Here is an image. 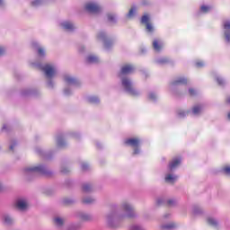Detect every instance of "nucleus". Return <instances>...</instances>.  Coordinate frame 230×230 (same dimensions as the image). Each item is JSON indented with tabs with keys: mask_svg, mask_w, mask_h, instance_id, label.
I'll return each instance as SVG.
<instances>
[{
	"mask_svg": "<svg viewBox=\"0 0 230 230\" xmlns=\"http://www.w3.org/2000/svg\"><path fill=\"white\" fill-rule=\"evenodd\" d=\"M136 217H137V214L134 206L128 201H124L120 205H111V211L106 216V220L109 227L118 229L122 220H125V218H136Z\"/></svg>",
	"mask_w": 230,
	"mask_h": 230,
	"instance_id": "1",
	"label": "nucleus"
},
{
	"mask_svg": "<svg viewBox=\"0 0 230 230\" xmlns=\"http://www.w3.org/2000/svg\"><path fill=\"white\" fill-rule=\"evenodd\" d=\"M23 175L27 181H33L37 175L51 177V175H53V172L45 164H39L37 166L25 167L23 169Z\"/></svg>",
	"mask_w": 230,
	"mask_h": 230,
	"instance_id": "2",
	"label": "nucleus"
},
{
	"mask_svg": "<svg viewBox=\"0 0 230 230\" xmlns=\"http://www.w3.org/2000/svg\"><path fill=\"white\" fill-rule=\"evenodd\" d=\"M32 66H34V67H37L38 69H40V71H43L46 78H48V87L49 89H53L54 84L51 78H53V76L57 75V69H55V67H53V66L49 64L42 65V63H33Z\"/></svg>",
	"mask_w": 230,
	"mask_h": 230,
	"instance_id": "3",
	"label": "nucleus"
},
{
	"mask_svg": "<svg viewBox=\"0 0 230 230\" xmlns=\"http://www.w3.org/2000/svg\"><path fill=\"white\" fill-rule=\"evenodd\" d=\"M119 78L121 85L126 93H128L131 96H139V94H141V93L134 87V83L132 82V79H130V77L121 76Z\"/></svg>",
	"mask_w": 230,
	"mask_h": 230,
	"instance_id": "4",
	"label": "nucleus"
},
{
	"mask_svg": "<svg viewBox=\"0 0 230 230\" xmlns=\"http://www.w3.org/2000/svg\"><path fill=\"white\" fill-rule=\"evenodd\" d=\"M64 137H73L74 139H80V134L74 132V131H70L68 133L66 134H58L57 136V146H58V148H66L67 146V143H66V140H64Z\"/></svg>",
	"mask_w": 230,
	"mask_h": 230,
	"instance_id": "5",
	"label": "nucleus"
},
{
	"mask_svg": "<svg viewBox=\"0 0 230 230\" xmlns=\"http://www.w3.org/2000/svg\"><path fill=\"white\" fill-rule=\"evenodd\" d=\"M98 40H102L103 42L104 49L109 51L114 46V40L107 38V32L101 31L97 33Z\"/></svg>",
	"mask_w": 230,
	"mask_h": 230,
	"instance_id": "6",
	"label": "nucleus"
},
{
	"mask_svg": "<svg viewBox=\"0 0 230 230\" xmlns=\"http://www.w3.org/2000/svg\"><path fill=\"white\" fill-rule=\"evenodd\" d=\"M186 84H188V79H186V77H178L170 84L171 91H173L176 96H181L184 93H179L175 90L177 89V87H181V85H186Z\"/></svg>",
	"mask_w": 230,
	"mask_h": 230,
	"instance_id": "7",
	"label": "nucleus"
},
{
	"mask_svg": "<svg viewBox=\"0 0 230 230\" xmlns=\"http://www.w3.org/2000/svg\"><path fill=\"white\" fill-rule=\"evenodd\" d=\"M125 144L134 148L133 155H138V154H141V149L139 148V144H140L139 139L128 138L127 140H125Z\"/></svg>",
	"mask_w": 230,
	"mask_h": 230,
	"instance_id": "8",
	"label": "nucleus"
},
{
	"mask_svg": "<svg viewBox=\"0 0 230 230\" xmlns=\"http://www.w3.org/2000/svg\"><path fill=\"white\" fill-rule=\"evenodd\" d=\"M84 9L89 13H100V12H102V7L100 6V4L93 2L87 3L84 5Z\"/></svg>",
	"mask_w": 230,
	"mask_h": 230,
	"instance_id": "9",
	"label": "nucleus"
},
{
	"mask_svg": "<svg viewBox=\"0 0 230 230\" xmlns=\"http://www.w3.org/2000/svg\"><path fill=\"white\" fill-rule=\"evenodd\" d=\"M140 22L146 25V30L148 33H154V26L150 23V16L148 14L143 15Z\"/></svg>",
	"mask_w": 230,
	"mask_h": 230,
	"instance_id": "10",
	"label": "nucleus"
},
{
	"mask_svg": "<svg viewBox=\"0 0 230 230\" xmlns=\"http://www.w3.org/2000/svg\"><path fill=\"white\" fill-rule=\"evenodd\" d=\"M64 81L66 82V84H67V85H75V87H78V85H80V81L73 75H65Z\"/></svg>",
	"mask_w": 230,
	"mask_h": 230,
	"instance_id": "11",
	"label": "nucleus"
},
{
	"mask_svg": "<svg viewBox=\"0 0 230 230\" xmlns=\"http://www.w3.org/2000/svg\"><path fill=\"white\" fill-rule=\"evenodd\" d=\"M75 217L82 222H91L93 220V215L84 211L77 212Z\"/></svg>",
	"mask_w": 230,
	"mask_h": 230,
	"instance_id": "12",
	"label": "nucleus"
},
{
	"mask_svg": "<svg viewBox=\"0 0 230 230\" xmlns=\"http://www.w3.org/2000/svg\"><path fill=\"white\" fill-rule=\"evenodd\" d=\"M225 40L226 44H230V21H225L223 23Z\"/></svg>",
	"mask_w": 230,
	"mask_h": 230,
	"instance_id": "13",
	"label": "nucleus"
},
{
	"mask_svg": "<svg viewBox=\"0 0 230 230\" xmlns=\"http://www.w3.org/2000/svg\"><path fill=\"white\" fill-rule=\"evenodd\" d=\"M134 71V66L132 65H125L121 67L120 72L119 73V78L121 76H127Z\"/></svg>",
	"mask_w": 230,
	"mask_h": 230,
	"instance_id": "14",
	"label": "nucleus"
},
{
	"mask_svg": "<svg viewBox=\"0 0 230 230\" xmlns=\"http://www.w3.org/2000/svg\"><path fill=\"white\" fill-rule=\"evenodd\" d=\"M31 46L34 49L37 50L38 57H40V58L46 57V50L44 49V48H42V47H40V45H39V42L32 41Z\"/></svg>",
	"mask_w": 230,
	"mask_h": 230,
	"instance_id": "15",
	"label": "nucleus"
},
{
	"mask_svg": "<svg viewBox=\"0 0 230 230\" xmlns=\"http://www.w3.org/2000/svg\"><path fill=\"white\" fill-rule=\"evenodd\" d=\"M35 150L39 155H41L45 159H51L53 157V151H43L40 147H36Z\"/></svg>",
	"mask_w": 230,
	"mask_h": 230,
	"instance_id": "16",
	"label": "nucleus"
},
{
	"mask_svg": "<svg viewBox=\"0 0 230 230\" xmlns=\"http://www.w3.org/2000/svg\"><path fill=\"white\" fill-rule=\"evenodd\" d=\"M16 208L20 211H26L28 209V202L24 199H20L16 201Z\"/></svg>",
	"mask_w": 230,
	"mask_h": 230,
	"instance_id": "17",
	"label": "nucleus"
},
{
	"mask_svg": "<svg viewBox=\"0 0 230 230\" xmlns=\"http://www.w3.org/2000/svg\"><path fill=\"white\" fill-rule=\"evenodd\" d=\"M61 26L63 30H66V31H75V30H76L75 23L67 21L61 22Z\"/></svg>",
	"mask_w": 230,
	"mask_h": 230,
	"instance_id": "18",
	"label": "nucleus"
},
{
	"mask_svg": "<svg viewBox=\"0 0 230 230\" xmlns=\"http://www.w3.org/2000/svg\"><path fill=\"white\" fill-rule=\"evenodd\" d=\"M53 222L56 227H58V229H62V227H64V224H66V219L57 216L53 218Z\"/></svg>",
	"mask_w": 230,
	"mask_h": 230,
	"instance_id": "19",
	"label": "nucleus"
},
{
	"mask_svg": "<svg viewBox=\"0 0 230 230\" xmlns=\"http://www.w3.org/2000/svg\"><path fill=\"white\" fill-rule=\"evenodd\" d=\"M38 93L37 89L26 88L22 90V96H37Z\"/></svg>",
	"mask_w": 230,
	"mask_h": 230,
	"instance_id": "20",
	"label": "nucleus"
},
{
	"mask_svg": "<svg viewBox=\"0 0 230 230\" xmlns=\"http://www.w3.org/2000/svg\"><path fill=\"white\" fill-rule=\"evenodd\" d=\"M155 64H158V66H164L166 64H173V61L169 58H160L155 59Z\"/></svg>",
	"mask_w": 230,
	"mask_h": 230,
	"instance_id": "21",
	"label": "nucleus"
},
{
	"mask_svg": "<svg viewBox=\"0 0 230 230\" xmlns=\"http://www.w3.org/2000/svg\"><path fill=\"white\" fill-rule=\"evenodd\" d=\"M181 164V158H174L170 164H169V170L170 172H173L177 166Z\"/></svg>",
	"mask_w": 230,
	"mask_h": 230,
	"instance_id": "22",
	"label": "nucleus"
},
{
	"mask_svg": "<svg viewBox=\"0 0 230 230\" xmlns=\"http://www.w3.org/2000/svg\"><path fill=\"white\" fill-rule=\"evenodd\" d=\"M3 221H4V224H5V226H12L13 222H15L13 217L9 214H4L3 216Z\"/></svg>",
	"mask_w": 230,
	"mask_h": 230,
	"instance_id": "23",
	"label": "nucleus"
},
{
	"mask_svg": "<svg viewBox=\"0 0 230 230\" xmlns=\"http://www.w3.org/2000/svg\"><path fill=\"white\" fill-rule=\"evenodd\" d=\"M207 222L208 224V226H210L211 227H214V229H218V220L215 217H208Z\"/></svg>",
	"mask_w": 230,
	"mask_h": 230,
	"instance_id": "24",
	"label": "nucleus"
},
{
	"mask_svg": "<svg viewBox=\"0 0 230 230\" xmlns=\"http://www.w3.org/2000/svg\"><path fill=\"white\" fill-rule=\"evenodd\" d=\"M190 112L191 114H193V116H200V114L202 113V105L198 104L193 106Z\"/></svg>",
	"mask_w": 230,
	"mask_h": 230,
	"instance_id": "25",
	"label": "nucleus"
},
{
	"mask_svg": "<svg viewBox=\"0 0 230 230\" xmlns=\"http://www.w3.org/2000/svg\"><path fill=\"white\" fill-rule=\"evenodd\" d=\"M163 230H173L177 227L175 223H165L161 226Z\"/></svg>",
	"mask_w": 230,
	"mask_h": 230,
	"instance_id": "26",
	"label": "nucleus"
},
{
	"mask_svg": "<svg viewBox=\"0 0 230 230\" xmlns=\"http://www.w3.org/2000/svg\"><path fill=\"white\" fill-rule=\"evenodd\" d=\"M107 19H108V22H110V24H117V22H118V18L116 17V14H114V13H108Z\"/></svg>",
	"mask_w": 230,
	"mask_h": 230,
	"instance_id": "27",
	"label": "nucleus"
},
{
	"mask_svg": "<svg viewBox=\"0 0 230 230\" xmlns=\"http://www.w3.org/2000/svg\"><path fill=\"white\" fill-rule=\"evenodd\" d=\"M82 229L80 223H71L66 226V230H79Z\"/></svg>",
	"mask_w": 230,
	"mask_h": 230,
	"instance_id": "28",
	"label": "nucleus"
},
{
	"mask_svg": "<svg viewBox=\"0 0 230 230\" xmlns=\"http://www.w3.org/2000/svg\"><path fill=\"white\" fill-rule=\"evenodd\" d=\"M87 64H98L99 59L98 57L90 55L86 58Z\"/></svg>",
	"mask_w": 230,
	"mask_h": 230,
	"instance_id": "29",
	"label": "nucleus"
},
{
	"mask_svg": "<svg viewBox=\"0 0 230 230\" xmlns=\"http://www.w3.org/2000/svg\"><path fill=\"white\" fill-rule=\"evenodd\" d=\"M83 204H86V205H91V204H94V202H96V199L93 198V197H84L82 199Z\"/></svg>",
	"mask_w": 230,
	"mask_h": 230,
	"instance_id": "30",
	"label": "nucleus"
},
{
	"mask_svg": "<svg viewBox=\"0 0 230 230\" xmlns=\"http://www.w3.org/2000/svg\"><path fill=\"white\" fill-rule=\"evenodd\" d=\"M88 103H93V105H98L100 103V98L97 96H89L87 97Z\"/></svg>",
	"mask_w": 230,
	"mask_h": 230,
	"instance_id": "31",
	"label": "nucleus"
},
{
	"mask_svg": "<svg viewBox=\"0 0 230 230\" xmlns=\"http://www.w3.org/2000/svg\"><path fill=\"white\" fill-rule=\"evenodd\" d=\"M175 181H177L176 175L169 173L165 176V182H170L171 184H173V182H175Z\"/></svg>",
	"mask_w": 230,
	"mask_h": 230,
	"instance_id": "32",
	"label": "nucleus"
},
{
	"mask_svg": "<svg viewBox=\"0 0 230 230\" xmlns=\"http://www.w3.org/2000/svg\"><path fill=\"white\" fill-rule=\"evenodd\" d=\"M82 190L84 193H91V191H93V185H91V183H84Z\"/></svg>",
	"mask_w": 230,
	"mask_h": 230,
	"instance_id": "33",
	"label": "nucleus"
},
{
	"mask_svg": "<svg viewBox=\"0 0 230 230\" xmlns=\"http://www.w3.org/2000/svg\"><path fill=\"white\" fill-rule=\"evenodd\" d=\"M153 48H154L155 51L159 53V51H161V49H163V44L159 43V41L157 40H155L153 41Z\"/></svg>",
	"mask_w": 230,
	"mask_h": 230,
	"instance_id": "34",
	"label": "nucleus"
},
{
	"mask_svg": "<svg viewBox=\"0 0 230 230\" xmlns=\"http://www.w3.org/2000/svg\"><path fill=\"white\" fill-rule=\"evenodd\" d=\"M215 80L220 87H224L226 85V80L224 79V77L215 75Z\"/></svg>",
	"mask_w": 230,
	"mask_h": 230,
	"instance_id": "35",
	"label": "nucleus"
},
{
	"mask_svg": "<svg viewBox=\"0 0 230 230\" xmlns=\"http://www.w3.org/2000/svg\"><path fill=\"white\" fill-rule=\"evenodd\" d=\"M202 208L197 205L192 208L193 215H202Z\"/></svg>",
	"mask_w": 230,
	"mask_h": 230,
	"instance_id": "36",
	"label": "nucleus"
},
{
	"mask_svg": "<svg viewBox=\"0 0 230 230\" xmlns=\"http://www.w3.org/2000/svg\"><path fill=\"white\" fill-rule=\"evenodd\" d=\"M75 200L72 198H65L63 199V204L66 206H71V204H75Z\"/></svg>",
	"mask_w": 230,
	"mask_h": 230,
	"instance_id": "37",
	"label": "nucleus"
},
{
	"mask_svg": "<svg viewBox=\"0 0 230 230\" xmlns=\"http://www.w3.org/2000/svg\"><path fill=\"white\" fill-rule=\"evenodd\" d=\"M136 15V6H132L127 14L128 19H132Z\"/></svg>",
	"mask_w": 230,
	"mask_h": 230,
	"instance_id": "38",
	"label": "nucleus"
},
{
	"mask_svg": "<svg viewBox=\"0 0 230 230\" xmlns=\"http://www.w3.org/2000/svg\"><path fill=\"white\" fill-rule=\"evenodd\" d=\"M44 4V0H33L31 2V6H34V8H37V6H42Z\"/></svg>",
	"mask_w": 230,
	"mask_h": 230,
	"instance_id": "39",
	"label": "nucleus"
},
{
	"mask_svg": "<svg viewBox=\"0 0 230 230\" xmlns=\"http://www.w3.org/2000/svg\"><path fill=\"white\" fill-rule=\"evenodd\" d=\"M189 112L190 111H184L182 110H178L177 111V116H178V118H186V116H188Z\"/></svg>",
	"mask_w": 230,
	"mask_h": 230,
	"instance_id": "40",
	"label": "nucleus"
},
{
	"mask_svg": "<svg viewBox=\"0 0 230 230\" xmlns=\"http://www.w3.org/2000/svg\"><path fill=\"white\" fill-rule=\"evenodd\" d=\"M166 204H167V206H169V208H173V206H177V199H168L166 201Z\"/></svg>",
	"mask_w": 230,
	"mask_h": 230,
	"instance_id": "41",
	"label": "nucleus"
},
{
	"mask_svg": "<svg viewBox=\"0 0 230 230\" xmlns=\"http://www.w3.org/2000/svg\"><path fill=\"white\" fill-rule=\"evenodd\" d=\"M148 99L151 102H157V94L154 92H151V93H148Z\"/></svg>",
	"mask_w": 230,
	"mask_h": 230,
	"instance_id": "42",
	"label": "nucleus"
},
{
	"mask_svg": "<svg viewBox=\"0 0 230 230\" xmlns=\"http://www.w3.org/2000/svg\"><path fill=\"white\" fill-rule=\"evenodd\" d=\"M60 172H61V173H64L66 175V174L69 173L71 172V170L69 169V167H66V165H62Z\"/></svg>",
	"mask_w": 230,
	"mask_h": 230,
	"instance_id": "43",
	"label": "nucleus"
},
{
	"mask_svg": "<svg viewBox=\"0 0 230 230\" xmlns=\"http://www.w3.org/2000/svg\"><path fill=\"white\" fill-rule=\"evenodd\" d=\"M129 230H146L145 227L139 225H133L129 227Z\"/></svg>",
	"mask_w": 230,
	"mask_h": 230,
	"instance_id": "44",
	"label": "nucleus"
},
{
	"mask_svg": "<svg viewBox=\"0 0 230 230\" xmlns=\"http://www.w3.org/2000/svg\"><path fill=\"white\" fill-rule=\"evenodd\" d=\"M188 94H189L190 96H197L198 92H197V90H195L194 88H189V90H188Z\"/></svg>",
	"mask_w": 230,
	"mask_h": 230,
	"instance_id": "45",
	"label": "nucleus"
},
{
	"mask_svg": "<svg viewBox=\"0 0 230 230\" xmlns=\"http://www.w3.org/2000/svg\"><path fill=\"white\" fill-rule=\"evenodd\" d=\"M209 10H211V7L208 6V5H202L200 7V11L203 12V13H208V12H209Z\"/></svg>",
	"mask_w": 230,
	"mask_h": 230,
	"instance_id": "46",
	"label": "nucleus"
},
{
	"mask_svg": "<svg viewBox=\"0 0 230 230\" xmlns=\"http://www.w3.org/2000/svg\"><path fill=\"white\" fill-rule=\"evenodd\" d=\"M64 94L65 96H71V94H73V91H71V88L66 87L64 89Z\"/></svg>",
	"mask_w": 230,
	"mask_h": 230,
	"instance_id": "47",
	"label": "nucleus"
},
{
	"mask_svg": "<svg viewBox=\"0 0 230 230\" xmlns=\"http://www.w3.org/2000/svg\"><path fill=\"white\" fill-rule=\"evenodd\" d=\"M81 169L83 170V172H87V170H89V164H87L86 163L81 164Z\"/></svg>",
	"mask_w": 230,
	"mask_h": 230,
	"instance_id": "48",
	"label": "nucleus"
},
{
	"mask_svg": "<svg viewBox=\"0 0 230 230\" xmlns=\"http://www.w3.org/2000/svg\"><path fill=\"white\" fill-rule=\"evenodd\" d=\"M15 146H17V142L15 140H13L11 142L9 148H10V150L13 151V148H15Z\"/></svg>",
	"mask_w": 230,
	"mask_h": 230,
	"instance_id": "49",
	"label": "nucleus"
},
{
	"mask_svg": "<svg viewBox=\"0 0 230 230\" xmlns=\"http://www.w3.org/2000/svg\"><path fill=\"white\" fill-rule=\"evenodd\" d=\"M164 203V199L163 198L157 199V200H156L157 206H163Z\"/></svg>",
	"mask_w": 230,
	"mask_h": 230,
	"instance_id": "50",
	"label": "nucleus"
},
{
	"mask_svg": "<svg viewBox=\"0 0 230 230\" xmlns=\"http://www.w3.org/2000/svg\"><path fill=\"white\" fill-rule=\"evenodd\" d=\"M223 172H224V173H226V175H230V167L229 166L225 167L223 169Z\"/></svg>",
	"mask_w": 230,
	"mask_h": 230,
	"instance_id": "51",
	"label": "nucleus"
},
{
	"mask_svg": "<svg viewBox=\"0 0 230 230\" xmlns=\"http://www.w3.org/2000/svg\"><path fill=\"white\" fill-rule=\"evenodd\" d=\"M78 51L79 53H84V51H85V47H84L83 45H80L78 47Z\"/></svg>",
	"mask_w": 230,
	"mask_h": 230,
	"instance_id": "52",
	"label": "nucleus"
},
{
	"mask_svg": "<svg viewBox=\"0 0 230 230\" xmlns=\"http://www.w3.org/2000/svg\"><path fill=\"white\" fill-rule=\"evenodd\" d=\"M196 66L197 67H204V62H202V61L196 62Z\"/></svg>",
	"mask_w": 230,
	"mask_h": 230,
	"instance_id": "53",
	"label": "nucleus"
},
{
	"mask_svg": "<svg viewBox=\"0 0 230 230\" xmlns=\"http://www.w3.org/2000/svg\"><path fill=\"white\" fill-rule=\"evenodd\" d=\"M96 146H97V148H99V150H102V146L100 142H96Z\"/></svg>",
	"mask_w": 230,
	"mask_h": 230,
	"instance_id": "54",
	"label": "nucleus"
},
{
	"mask_svg": "<svg viewBox=\"0 0 230 230\" xmlns=\"http://www.w3.org/2000/svg\"><path fill=\"white\" fill-rule=\"evenodd\" d=\"M4 53V49L0 47V56L3 55Z\"/></svg>",
	"mask_w": 230,
	"mask_h": 230,
	"instance_id": "55",
	"label": "nucleus"
},
{
	"mask_svg": "<svg viewBox=\"0 0 230 230\" xmlns=\"http://www.w3.org/2000/svg\"><path fill=\"white\" fill-rule=\"evenodd\" d=\"M7 128H8V126L6 124H4L3 128H2V130H7Z\"/></svg>",
	"mask_w": 230,
	"mask_h": 230,
	"instance_id": "56",
	"label": "nucleus"
},
{
	"mask_svg": "<svg viewBox=\"0 0 230 230\" xmlns=\"http://www.w3.org/2000/svg\"><path fill=\"white\" fill-rule=\"evenodd\" d=\"M226 103H228L230 105V96L226 97Z\"/></svg>",
	"mask_w": 230,
	"mask_h": 230,
	"instance_id": "57",
	"label": "nucleus"
},
{
	"mask_svg": "<svg viewBox=\"0 0 230 230\" xmlns=\"http://www.w3.org/2000/svg\"><path fill=\"white\" fill-rule=\"evenodd\" d=\"M142 4H143L144 6H146V4H148V2L143 1V2H142Z\"/></svg>",
	"mask_w": 230,
	"mask_h": 230,
	"instance_id": "58",
	"label": "nucleus"
},
{
	"mask_svg": "<svg viewBox=\"0 0 230 230\" xmlns=\"http://www.w3.org/2000/svg\"><path fill=\"white\" fill-rule=\"evenodd\" d=\"M141 53H146V49H142Z\"/></svg>",
	"mask_w": 230,
	"mask_h": 230,
	"instance_id": "59",
	"label": "nucleus"
},
{
	"mask_svg": "<svg viewBox=\"0 0 230 230\" xmlns=\"http://www.w3.org/2000/svg\"><path fill=\"white\" fill-rule=\"evenodd\" d=\"M4 4V2L3 0H0V6H3Z\"/></svg>",
	"mask_w": 230,
	"mask_h": 230,
	"instance_id": "60",
	"label": "nucleus"
},
{
	"mask_svg": "<svg viewBox=\"0 0 230 230\" xmlns=\"http://www.w3.org/2000/svg\"><path fill=\"white\" fill-rule=\"evenodd\" d=\"M0 191H3V183L0 182Z\"/></svg>",
	"mask_w": 230,
	"mask_h": 230,
	"instance_id": "61",
	"label": "nucleus"
},
{
	"mask_svg": "<svg viewBox=\"0 0 230 230\" xmlns=\"http://www.w3.org/2000/svg\"><path fill=\"white\" fill-rule=\"evenodd\" d=\"M170 217V214H165L164 218H168Z\"/></svg>",
	"mask_w": 230,
	"mask_h": 230,
	"instance_id": "62",
	"label": "nucleus"
},
{
	"mask_svg": "<svg viewBox=\"0 0 230 230\" xmlns=\"http://www.w3.org/2000/svg\"><path fill=\"white\" fill-rule=\"evenodd\" d=\"M227 118H228V119H230V112L228 113Z\"/></svg>",
	"mask_w": 230,
	"mask_h": 230,
	"instance_id": "63",
	"label": "nucleus"
}]
</instances>
